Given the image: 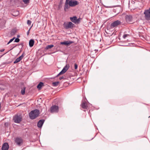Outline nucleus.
<instances>
[{
  "label": "nucleus",
  "mask_w": 150,
  "mask_h": 150,
  "mask_svg": "<svg viewBox=\"0 0 150 150\" xmlns=\"http://www.w3.org/2000/svg\"><path fill=\"white\" fill-rule=\"evenodd\" d=\"M40 114L39 110L35 109L31 111L29 113V117L30 119L33 120L38 117Z\"/></svg>",
  "instance_id": "nucleus-1"
},
{
  "label": "nucleus",
  "mask_w": 150,
  "mask_h": 150,
  "mask_svg": "<svg viewBox=\"0 0 150 150\" xmlns=\"http://www.w3.org/2000/svg\"><path fill=\"white\" fill-rule=\"evenodd\" d=\"M14 122L16 123H19L22 120V117L21 115L16 114L13 117Z\"/></svg>",
  "instance_id": "nucleus-2"
},
{
  "label": "nucleus",
  "mask_w": 150,
  "mask_h": 150,
  "mask_svg": "<svg viewBox=\"0 0 150 150\" xmlns=\"http://www.w3.org/2000/svg\"><path fill=\"white\" fill-rule=\"evenodd\" d=\"M59 110V107L56 105H52L50 108V111L52 113L58 112Z\"/></svg>",
  "instance_id": "nucleus-3"
},
{
  "label": "nucleus",
  "mask_w": 150,
  "mask_h": 150,
  "mask_svg": "<svg viewBox=\"0 0 150 150\" xmlns=\"http://www.w3.org/2000/svg\"><path fill=\"white\" fill-rule=\"evenodd\" d=\"M70 20L75 24H78L80 23L81 18H80L77 19V17L74 16L70 18Z\"/></svg>",
  "instance_id": "nucleus-4"
},
{
  "label": "nucleus",
  "mask_w": 150,
  "mask_h": 150,
  "mask_svg": "<svg viewBox=\"0 0 150 150\" xmlns=\"http://www.w3.org/2000/svg\"><path fill=\"white\" fill-rule=\"evenodd\" d=\"M144 14L146 19L148 20H150V8L145 10Z\"/></svg>",
  "instance_id": "nucleus-5"
},
{
  "label": "nucleus",
  "mask_w": 150,
  "mask_h": 150,
  "mask_svg": "<svg viewBox=\"0 0 150 150\" xmlns=\"http://www.w3.org/2000/svg\"><path fill=\"white\" fill-rule=\"evenodd\" d=\"M70 67L69 65V64H67L63 68L62 70L59 72V73L56 76V77H58L59 76L64 74L67 71L68 69Z\"/></svg>",
  "instance_id": "nucleus-6"
},
{
  "label": "nucleus",
  "mask_w": 150,
  "mask_h": 150,
  "mask_svg": "<svg viewBox=\"0 0 150 150\" xmlns=\"http://www.w3.org/2000/svg\"><path fill=\"white\" fill-rule=\"evenodd\" d=\"M64 28L67 29L69 28H71L74 27V24L71 22H69L68 23H64L63 24Z\"/></svg>",
  "instance_id": "nucleus-7"
},
{
  "label": "nucleus",
  "mask_w": 150,
  "mask_h": 150,
  "mask_svg": "<svg viewBox=\"0 0 150 150\" xmlns=\"http://www.w3.org/2000/svg\"><path fill=\"white\" fill-rule=\"evenodd\" d=\"M15 142L18 146H21L23 143V140L21 138L17 137L15 139Z\"/></svg>",
  "instance_id": "nucleus-8"
},
{
  "label": "nucleus",
  "mask_w": 150,
  "mask_h": 150,
  "mask_svg": "<svg viewBox=\"0 0 150 150\" xmlns=\"http://www.w3.org/2000/svg\"><path fill=\"white\" fill-rule=\"evenodd\" d=\"M69 5L71 7L75 6L79 4L78 2L76 0L70 1L69 2Z\"/></svg>",
  "instance_id": "nucleus-9"
},
{
  "label": "nucleus",
  "mask_w": 150,
  "mask_h": 150,
  "mask_svg": "<svg viewBox=\"0 0 150 150\" xmlns=\"http://www.w3.org/2000/svg\"><path fill=\"white\" fill-rule=\"evenodd\" d=\"M81 107L83 109H87L88 108V103L85 101H82L81 105Z\"/></svg>",
  "instance_id": "nucleus-10"
},
{
  "label": "nucleus",
  "mask_w": 150,
  "mask_h": 150,
  "mask_svg": "<svg viewBox=\"0 0 150 150\" xmlns=\"http://www.w3.org/2000/svg\"><path fill=\"white\" fill-rule=\"evenodd\" d=\"M121 23V22L119 20H117L113 22L111 24V26L112 28H113L116 27L119 25Z\"/></svg>",
  "instance_id": "nucleus-11"
},
{
  "label": "nucleus",
  "mask_w": 150,
  "mask_h": 150,
  "mask_svg": "<svg viewBox=\"0 0 150 150\" xmlns=\"http://www.w3.org/2000/svg\"><path fill=\"white\" fill-rule=\"evenodd\" d=\"M125 19L127 22H132V17L130 15H127L125 16Z\"/></svg>",
  "instance_id": "nucleus-12"
},
{
  "label": "nucleus",
  "mask_w": 150,
  "mask_h": 150,
  "mask_svg": "<svg viewBox=\"0 0 150 150\" xmlns=\"http://www.w3.org/2000/svg\"><path fill=\"white\" fill-rule=\"evenodd\" d=\"M24 53H23L20 57L18 58H17L14 62V64H16L19 62L23 58L24 56Z\"/></svg>",
  "instance_id": "nucleus-13"
},
{
  "label": "nucleus",
  "mask_w": 150,
  "mask_h": 150,
  "mask_svg": "<svg viewBox=\"0 0 150 150\" xmlns=\"http://www.w3.org/2000/svg\"><path fill=\"white\" fill-rule=\"evenodd\" d=\"M73 42L71 41L67 40L64 41L63 42H60V44L61 45H64L66 46H68L70 45V44L73 43Z\"/></svg>",
  "instance_id": "nucleus-14"
},
{
  "label": "nucleus",
  "mask_w": 150,
  "mask_h": 150,
  "mask_svg": "<svg viewBox=\"0 0 150 150\" xmlns=\"http://www.w3.org/2000/svg\"><path fill=\"white\" fill-rule=\"evenodd\" d=\"M9 148V145L8 143H4L2 147V150H8Z\"/></svg>",
  "instance_id": "nucleus-15"
},
{
  "label": "nucleus",
  "mask_w": 150,
  "mask_h": 150,
  "mask_svg": "<svg viewBox=\"0 0 150 150\" xmlns=\"http://www.w3.org/2000/svg\"><path fill=\"white\" fill-rule=\"evenodd\" d=\"M45 122L44 120H40L37 123V126L39 128H41L42 127L44 123Z\"/></svg>",
  "instance_id": "nucleus-16"
},
{
  "label": "nucleus",
  "mask_w": 150,
  "mask_h": 150,
  "mask_svg": "<svg viewBox=\"0 0 150 150\" xmlns=\"http://www.w3.org/2000/svg\"><path fill=\"white\" fill-rule=\"evenodd\" d=\"M70 6L69 5V2H67V1H66L64 8L65 11H67L68 9L69 8Z\"/></svg>",
  "instance_id": "nucleus-17"
},
{
  "label": "nucleus",
  "mask_w": 150,
  "mask_h": 150,
  "mask_svg": "<svg viewBox=\"0 0 150 150\" xmlns=\"http://www.w3.org/2000/svg\"><path fill=\"white\" fill-rule=\"evenodd\" d=\"M26 87L25 86L22 87L21 88V93L22 95H24L25 93Z\"/></svg>",
  "instance_id": "nucleus-18"
},
{
  "label": "nucleus",
  "mask_w": 150,
  "mask_h": 150,
  "mask_svg": "<svg viewBox=\"0 0 150 150\" xmlns=\"http://www.w3.org/2000/svg\"><path fill=\"white\" fill-rule=\"evenodd\" d=\"M34 41L33 39H31L29 42V45L30 47H32L34 44Z\"/></svg>",
  "instance_id": "nucleus-19"
},
{
  "label": "nucleus",
  "mask_w": 150,
  "mask_h": 150,
  "mask_svg": "<svg viewBox=\"0 0 150 150\" xmlns=\"http://www.w3.org/2000/svg\"><path fill=\"white\" fill-rule=\"evenodd\" d=\"M44 86V83L42 82H40L37 86V88L39 89L41 88V87Z\"/></svg>",
  "instance_id": "nucleus-20"
},
{
  "label": "nucleus",
  "mask_w": 150,
  "mask_h": 150,
  "mask_svg": "<svg viewBox=\"0 0 150 150\" xmlns=\"http://www.w3.org/2000/svg\"><path fill=\"white\" fill-rule=\"evenodd\" d=\"M59 81L53 82L52 85L53 86H57L59 85Z\"/></svg>",
  "instance_id": "nucleus-21"
},
{
  "label": "nucleus",
  "mask_w": 150,
  "mask_h": 150,
  "mask_svg": "<svg viewBox=\"0 0 150 150\" xmlns=\"http://www.w3.org/2000/svg\"><path fill=\"white\" fill-rule=\"evenodd\" d=\"M54 47V45H48L46 47L45 49L46 50H48L49 49H51V48H52V47Z\"/></svg>",
  "instance_id": "nucleus-22"
},
{
  "label": "nucleus",
  "mask_w": 150,
  "mask_h": 150,
  "mask_svg": "<svg viewBox=\"0 0 150 150\" xmlns=\"http://www.w3.org/2000/svg\"><path fill=\"white\" fill-rule=\"evenodd\" d=\"M16 32V31L15 30H13L11 33V35H14Z\"/></svg>",
  "instance_id": "nucleus-23"
},
{
  "label": "nucleus",
  "mask_w": 150,
  "mask_h": 150,
  "mask_svg": "<svg viewBox=\"0 0 150 150\" xmlns=\"http://www.w3.org/2000/svg\"><path fill=\"white\" fill-rule=\"evenodd\" d=\"M25 4H28L29 3L30 0H22Z\"/></svg>",
  "instance_id": "nucleus-24"
},
{
  "label": "nucleus",
  "mask_w": 150,
  "mask_h": 150,
  "mask_svg": "<svg viewBox=\"0 0 150 150\" xmlns=\"http://www.w3.org/2000/svg\"><path fill=\"white\" fill-rule=\"evenodd\" d=\"M130 36V35L129 34H125L123 35V38L124 39H125L126 38V37H128V36Z\"/></svg>",
  "instance_id": "nucleus-25"
},
{
  "label": "nucleus",
  "mask_w": 150,
  "mask_h": 150,
  "mask_svg": "<svg viewBox=\"0 0 150 150\" xmlns=\"http://www.w3.org/2000/svg\"><path fill=\"white\" fill-rule=\"evenodd\" d=\"M15 39V38H13L11 39L8 42V43L7 44V45L9 44L12 41H13V40H14V39Z\"/></svg>",
  "instance_id": "nucleus-26"
},
{
  "label": "nucleus",
  "mask_w": 150,
  "mask_h": 150,
  "mask_svg": "<svg viewBox=\"0 0 150 150\" xmlns=\"http://www.w3.org/2000/svg\"><path fill=\"white\" fill-rule=\"evenodd\" d=\"M31 23V21L30 20H28L27 21V23L28 25H30Z\"/></svg>",
  "instance_id": "nucleus-27"
},
{
  "label": "nucleus",
  "mask_w": 150,
  "mask_h": 150,
  "mask_svg": "<svg viewBox=\"0 0 150 150\" xmlns=\"http://www.w3.org/2000/svg\"><path fill=\"white\" fill-rule=\"evenodd\" d=\"M19 41H20V39L19 38H16L15 39L14 42H18Z\"/></svg>",
  "instance_id": "nucleus-28"
},
{
  "label": "nucleus",
  "mask_w": 150,
  "mask_h": 150,
  "mask_svg": "<svg viewBox=\"0 0 150 150\" xmlns=\"http://www.w3.org/2000/svg\"><path fill=\"white\" fill-rule=\"evenodd\" d=\"M78 67V65L76 64H74V68L75 69H77Z\"/></svg>",
  "instance_id": "nucleus-29"
},
{
  "label": "nucleus",
  "mask_w": 150,
  "mask_h": 150,
  "mask_svg": "<svg viewBox=\"0 0 150 150\" xmlns=\"http://www.w3.org/2000/svg\"><path fill=\"white\" fill-rule=\"evenodd\" d=\"M31 27L30 28V29L28 31L27 33V35H28L29 33V31L30 30L31 28Z\"/></svg>",
  "instance_id": "nucleus-30"
},
{
  "label": "nucleus",
  "mask_w": 150,
  "mask_h": 150,
  "mask_svg": "<svg viewBox=\"0 0 150 150\" xmlns=\"http://www.w3.org/2000/svg\"><path fill=\"white\" fill-rule=\"evenodd\" d=\"M64 79V76H62V77H60L59 78V79L60 80H62V79Z\"/></svg>",
  "instance_id": "nucleus-31"
},
{
  "label": "nucleus",
  "mask_w": 150,
  "mask_h": 150,
  "mask_svg": "<svg viewBox=\"0 0 150 150\" xmlns=\"http://www.w3.org/2000/svg\"><path fill=\"white\" fill-rule=\"evenodd\" d=\"M4 125L5 126H8V123H5V124H4Z\"/></svg>",
  "instance_id": "nucleus-32"
},
{
  "label": "nucleus",
  "mask_w": 150,
  "mask_h": 150,
  "mask_svg": "<svg viewBox=\"0 0 150 150\" xmlns=\"http://www.w3.org/2000/svg\"><path fill=\"white\" fill-rule=\"evenodd\" d=\"M4 50H5L4 49H2L0 50V52H3L4 51Z\"/></svg>",
  "instance_id": "nucleus-33"
},
{
  "label": "nucleus",
  "mask_w": 150,
  "mask_h": 150,
  "mask_svg": "<svg viewBox=\"0 0 150 150\" xmlns=\"http://www.w3.org/2000/svg\"><path fill=\"white\" fill-rule=\"evenodd\" d=\"M71 1V0H66V1H67V2H69V1Z\"/></svg>",
  "instance_id": "nucleus-34"
},
{
  "label": "nucleus",
  "mask_w": 150,
  "mask_h": 150,
  "mask_svg": "<svg viewBox=\"0 0 150 150\" xmlns=\"http://www.w3.org/2000/svg\"><path fill=\"white\" fill-rule=\"evenodd\" d=\"M17 12L18 13V14H17V15H18V11H17Z\"/></svg>",
  "instance_id": "nucleus-35"
},
{
  "label": "nucleus",
  "mask_w": 150,
  "mask_h": 150,
  "mask_svg": "<svg viewBox=\"0 0 150 150\" xmlns=\"http://www.w3.org/2000/svg\"><path fill=\"white\" fill-rule=\"evenodd\" d=\"M13 16H16V15H14V14H13Z\"/></svg>",
  "instance_id": "nucleus-36"
},
{
  "label": "nucleus",
  "mask_w": 150,
  "mask_h": 150,
  "mask_svg": "<svg viewBox=\"0 0 150 150\" xmlns=\"http://www.w3.org/2000/svg\"><path fill=\"white\" fill-rule=\"evenodd\" d=\"M150 117V116H149V117Z\"/></svg>",
  "instance_id": "nucleus-37"
}]
</instances>
